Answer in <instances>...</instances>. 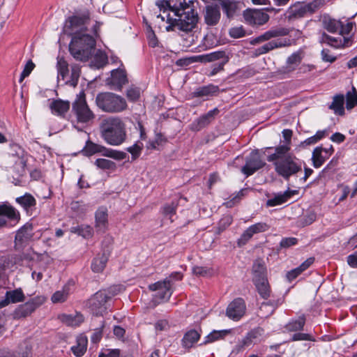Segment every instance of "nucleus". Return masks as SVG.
Returning <instances> with one entry per match:
<instances>
[{
  "label": "nucleus",
  "instance_id": "e2e57ef3",
  "mask_svg": "<svg viewBox=\"0 0 357 357\" xmlns=\"http://www.w3.org/2000/svg\"><path fill=\"white\" fill-rule=\"evenodd\" d=\"M23 258H26L25 255H23V256H18L15 255H9L7 257L8 261L6 262L5 260L4 265L8 267L10 266V264L13 266L14 264H19Z\"/></svg>",
  "mask_w": 357,
  "mask_h": 357
},
{
  "label": "nucleus",
  "instance_id": "a878e982",
  "mask_svg": "<svg viewBox=\"0 0 357 357\" xmlns=\"http://www.w3.org/2000/svg\"><path fill=\"white\" fill-rule=\"evenodd\" d=\"M70 102L61 99L54 100L50 105V109L52 113L59 116H63L70 109Z\"/></svg>",
  "mask_w": 357,
  "mask_h": 357
},
{
  "label": "nucleus",
  "instance_id": "cd10ccee",
  "mask_svg": "<svg viewBox=\"0 0 357 357\" xmlns=\"http://www.w3.org/2000/svg\"><path fill=\"white\" fill-rule=\"evenodd\" d=\"M60 321L68 326L76 327L79 326L84 321V317L82 314H61L59 317Z\"/></svg>",
  "mask_w": 357,
  "mask_h": 357
},
{
  "label": "nucleus",
  "instance_id": "f3484780",
  "mask_svg": "<svg viewBox=\"0 0 357 357\" xmlns=\"http://www.w3.org/2000/svg\"><path fill=\"white\" fill-rule=\"evenodd\" d=\"M183 278V275L180 272L172 273L168 278H165L163 281H158L154 284H151V288L153 289H164L165 293L162 295V298H167L171 296L172 291L171 287L173 281L181 280Z\"/></svg>",
  "mask_w": 357,
  "mask_h": 357
},
{
  "label": "nucleus",
  "instance_id": "f257e3e1",
  "mask_svg": "<svg viewBox=\"0 0 357 357\" xmlns=\"http://www.w3.org/2000/svg\"><path fill=\"white\" fill-rule=\"evenodd\" d=\"M289 33L290 30L288 28L277 27L269 29L260 36L253 38L250 41V44L253 45L268 41L255 49L252 52L253 56L257 57L267 54L275 49L290 46L291 43L289 39L278 38L279 37L287 36Z\"/></svg>",
  "mask_w": 357,
  "mask_h": 357
},
{
  "label": "nucleus",
  "instance_id": "c9c22d12",
  "mask_svg": "<svg viewBox=\"0 0 357 357\" xmlns=\"http://www.w3.org/2000/svg\"><path fill=\"white\" fill-rule=\"evenodd\" d=\"M278 305V303L275 301L263 302L259 307V315L262 318L268 317L273 313Z\"/></svg>",
  "mask_w": 357,
  "mask_h": 357
},
{
  "label": "nucleus",
  "instance_id": "20e7f679",
  "mask_svg": "<svg viewBox=\"0 0 357 357\" xmlns=\"http://www.w3.org/2000/svg\"><path fill=\"white\" fill-rule=\"evenodd\" d=\"M194 4H191L185 9L181 10V12L178 13V15H174L178 18H173L170 16L169 13H167L166 15H158V17H160L162 21L167 19V23L169 25L166 27L167 31H172L174 30L175 27L178 29L184 32H190L195 28L198 17L197 13L193 8Z\"/></svg>",
  "mask_w": 357,
  "mask_h": 357
},
{
  "label": "nucleus",
  "instance_id": "473e14b6",
  "mask_svg": "<svg viewBox=\"0 0 357 357\" xmlns=\"http://www.w3.org/2000/svg\"><path fill=\"white\" fill-rule=\"evenodd\" d=\"M70 287L71 284L68 282L63 287L62 289L54 292L51 298L52 303H58L66 301L70 294Z\"/></svg>",
  "mask_w": 357,
  "mask_h": 357
},
{
  "label": "nucleus",
  "instance_id": "423d86ee",
  "mask_svg": "<svg viewBox=\"0 0 357 357\" xmlns=\"http://www.w3.org/2000/svg\"><path fill=\"white\" fill-rule=\"evenodd\" d=\"M96 103L101 110L109 113H119L127 108V103L123 98L110 92L98 93L96 98Z\"/></svg>",
  "mask_w": 357,
  "mask_h": 357
},
{
  "label": "nucleus",
  "instance_id": "bb28decb",
  "mask_svg": "<svg viewBox=\"0 0 357 357\" xmlns=\"http://www.w3.org/2000/svg\"><path fill=\"white\" fill-rule=\"evenodd\" d=\"M289 20L298 19L304 17L307 13L305 3H297L290 6L287 10Z\"/></svg>",
  "mask_w": 357,
  "mask_h": 357
},
{
  "label": "nucleus",
  "instance_id": "6e6d98bb",
  "mask_svg": "<svg viewBox=\"0 0 357 357\" xmlns=\"http://www.w3.org/2000/svg\"><path fill=\"white\" fill-rule=\"evenodd\" d=\"M177 206V202L172 201L170 204H166L162 207V213L165 215H170L171 218L176 213Z\"/></svg>",
  "mask_w": 357,
  "mask_h": 357
},
{
  "label": "nucleus",
  "instance_id": "e433bc0d",
  "mask_svg": "<svg viewBox=\"0 0 357 357\" xmlns=\"http://www.w3.org/2000/svg\"><path fill=\"white\" fill-rule=\"evenodd\" d=\"M256 289L260 297L267 300L271 296V289L268 280L254 282Z\"/></svg>",
  "mask_w": 357,
  "mask_h": 357
},
{
  "label": "nucleus",
  "instance_id": "4468645a",
  "mask_svg": "<svg viewBox=\"0 0 357 357\" xmlns=\"http://www.w3.org/2000/svg\"><path fill=\"white\" fill-rule=\"evenodd\" d=\"M219 112L220 111L218 108H214L206 114L202 115L190 123L189 126L190 130L194 132H197L207 127L215 120V116L219 114Z\"/></svg>",
  "mask_w": 357,
  "mask_h": 357
},
{
  "label": "nucleus",
  "instance_id": "4be33fe9",
  "mask_svg": "<svg viewBox=\"0 0 357 357\" xmlns=\"http://www.w3.org/2000/svg\"><path fill=\"white\" fill-rule=\"evenodd\" d=\"M15 202L26 212L28 215H32L36 209V200L30 193H25L24 195L15 199Z\"/></svg>",
  "mask_w": 357,
  "mask_h": 357
},
{
  "label": "nucleus",
  "instance_id": "5fc2aeb1",
  "mask_svg": "<svg viewBox=\"0 0 357 357\" xmlns=\"http://www.w3.org/2000/svg\"><path fill=\"white\" fill-rule=\"evenodd\" d=\"M251 233L254 235L255 234L264 232L269 229L268 225L265 222H257L248 227Z\"/></svg>",
  "mask_w": 357,
  "mask_h": 357
},
{
  "label": "nucleus",
  "instance_id": "79ce46f5",
  "mask_svg": "<svg viewBox=\"0 0 357 357\" xmlns=\"http://www.w3.org/2000/svg\"><path fill=\"white\" fill-rule=\"evenodd\" d=\"M293 192L286 191L282 194L276 195L273 198L269 199L266 205L268 206H275L285 203L291 197Z\"/></svg>",
  "mask_w": 357,
  "mask_h": 357
},
{
  "label": "nucleus",
  "instance_id": "a19ab883",
  "mask_svg": "<svg viewBox=\"0 0 357 357\" xmlns=\"http://www.w3.org/2000/svg\"><path fill=\"white\" fill-rule=\"evenodd\" d=\"M344 96L337 95L333 98V102L330 105L329 108L333 109L335 114L342 116L344 114Z\"/></svg>",
  "mask_w": 357,
  "mask_h": 357
},
{
  "label": "nucleus",
  "instance_id": "0eeeda50",
  "mask_svg": "<svg viewBox=\"0 0 357 357\" xmlns=\"http://www.w3.org/2000/svg\"><path fill=\"white\" fill-rule=\"evenodd\" d=\"M72 114L79 123L88 124L93 121L95 114L89 108L86 100V94L84 91L77 95L72 103Z\"/></svg>",
  "mask_w": 357,
  "mask_h": 357
},
{
  "label": "nucleus",
  "instance_id": "052dcab7",
  "mask_svg": "<svg viewBox=\"0 0 357 357\" xmlns=\"http://www.w3.org/2000/svg\"><path fill=\"white\" fill-rule=\"evenodd\" d=\"M35 64L31 60H29L25 65L24 70H22L19 82L21 83L23 82L25 77H28L31 71L33 70Z\"/></svg>",
  "mask_w": 357,
  "mask_h": 357
},
{
  "label": "nucleus",
  "instance_id": "c756f323",
  "mask_svg": "<svg viewBox=\"0 0 357 357\" xmlns=\"http://www.w3.org/2000/svg\"><path fill=\"white\" fill-rule=\"evenodd\" d=\"M109 256V252H104L95 257L91 264L92 271L96 273L102 272L106 266Z\"/></svg>",
  "mask_w": 357,
  "mask_h": 357
},
{
  "label": "nucleus",
  "instance_id": "3c124183",
  "mask_svg": "<svg viewBox=\"0 0 357 357\" xmlns=\"http://www.w3.org/2000/svg\"><path fill=\"white\" fill-rule=\"evenodd\" d=\"M80 67L75 64L71 66V75H70V79L68 82H66V83H69L70 85L73 86H76L78 82L79 77L80 76Z\"/></svg>",
  "mask_w": 357,
  "mask_h": 357
},
{
  "label": "nucleus",
  "instance_id": "ea45409f",
  "mask_svg": "<svg viewBox=\"0 0 357 357\" xmlns=\"http://www.w3.org/2000/svg\"><path fill=\"white\" fill-rule=\"evenodd\" d=\"M70 231L71 233L77 234L84 238L92 237L93 229L89 225H77L70 227Z\"/></svg>",
  "mask_w": 357,
  "mask_h": 357
},
{
  "label": "nucleus",
  "instance_id": "393cba45",
  "mask_svg": "<svg viewBox=\"0 0 357 357\" xmlns=\"http://www.w3.org/2000/svg\"><path fill=\"white\" fill-rule=\"evenodd\" d=\"M202 330L190 329L183 335L182 339V345L186 349H190L199 340Z\"/></svg>",
  "mask_w": 357,
  "mask_h": 357
},
{
  "label": "nucleus",
  "instance_id": "4c0bfd02",
  "mask_svg": "<svg viewBox=\"0 0 357 357\" xmlns=\"http://www.w3.org/2000/svg\"><path fill=\"white\" fill-rule=\"evenodd\" d=\"M87 343L86 337L79 335L77 337V344L72 347L71 350L77 357L82 356L86 351Z\"/></svg>",
  "mask_w": 357,
  "mask_h": 357
},
{
  "label": "nucleus",
  "instance_id": "c85d7f7f",
  "mask_svg": "<svg viewBox=\"0 0 357 357\" xmlns=\"http://www.w3.org/2000/svg\"><path fill=\"white\" fill-rule=\"evenodd\" d=\"M25 299V296L21 288L14 290L7 291L5 294L4 303L6 305L10 303H16L22 302Z\"/></svg>",
  "mask_w": 357,
  "mask_h": 357
},
{
  "label": "nucleus",
  "instance_id": "7c9ffc66",
  "mask_svg": "<svg viewBox=\"0 0 357 357\" xmlns=\"http://www.w3.org/2000/svg\"><path fill=\"white\" fill-rule=\"evenodd\" d=\"M314 261V257H310L303 262L298 267L287 272V279L291 282L293 280L296 278L302 272L308 268Z\"/></svg>",
  "mask_w": 357,
  "mask_h": 357
},
{
  "label": "nucleus",
  "instance_id": "6ab92c4d",
  "mask_svg": "<svg viewBox=\"0 0 357 357\" xmlns=\"http://www.w3.org/2000/svg\"><path fill=\"white\" fill-rule=\"evenodd\" d=\"M245 305L244 301L238 298L234 300L227 307L226 314L234 320H238L245 313Z\"/></svg>",
  "mask_w": 357,
  "mask_h": 357
},
{
  "label": "nucleus",
  "instance_id": "338daca9",
  "mask_svg": "<svg viewBox=\"0 0 357 357\" xmlns=\"http://www.w3.org/2000/svg\"><path fill=\"white\" fill-rule=\"evenodd\" d=\"M126 95L129 100L135 101L139 98V89L137 88H130L128 89Z\"/></svg>",
  "mask_w": 357,
  "mask_h": 357
},
{
  "label": "nucleus",
  "instance_id": "aec40b11",
  "mask_svg": "<svg viewBox=\"0 0 357 357\" xmlns=\"http://www.w3.org/2000/svg\"><path fill=\"white\" fill-rule=\"evenodd\" d=\"M242 3L236 0H220V7L222 9L226 17L231 20L241 10Z\"/></svg>",
  "mask_w": 357,
  "mask_h": 357
},
{
  "label": "nucleus",
  "instance_id": "b1692460",
  "mask_svg": "<svg viewBox=\"0 0 357 357\" xmlns=\"http://www.w3.org/2000/svg\"><path fill=\"white\" fill-rule=\"evenodd\" d=\"M107 209L105 207H100L95 214V227L98 231L105 232L107 226Z\"/></svg>",
  "mask_w": 357,
  "mask_h": 357
},
{
  "label": "nucleus",
  "instance_id": "37998d69",
  "mask_svg": "<svg viewBox=\"0 0 357 357\" xmlns=\"http://www.w3.org/2000/svg\"><path fill=\"white\" fill-rule=\"evenodd\" d=\"M230 333L229 330L213 331L207 336L205 337L204 341L202 344H207L217 340L223 339Z\"/></svg>",
  "mask_w": 357,
  "mask_h": 357
},
{
  "label": "nucleus",
  "instance_id": "1a4fd4ad",
  "mask_svg": "<svg viewBox=\"0 0 357 357\" xmlns=\"http://www.w3.org/2000/svg\"><path fill=\"white\" fill-rule=\"evenodd\" d=\"M112 295L105 290L96 292L89 300V307L96 316L102 315L107 310V302Z\"/></svg>",
  "mask_w": 357,
  "mask_h": 357
},
{
  "label": "nucleus",
  "instance_id": "4d7b16f0",
  "mask_svg": "<svg viewBox=\"0 0 357 357\" xmlns=\"http://www.w3.org/2000/svg\"><path fill=\"white\" fill-rule=\"evenodd\" d=\"M105 156L110 157L116 160H123L126 158L127 154L123 151H114L107 148Z\"/></svg>",
  "mask_w": 357,
  "mask_h": 357
},
{
  "label": "nucleus",
  "instance_id": "dca6fc26",
  "mask_svg": "<svg viewBox=\"0 0 357 357\" xmlns=\"http://www.w3.org/2000/svg\"><path fill=\"white\" fill-rule=\"evenodd\" d=\"M245 20L250 25L261 26L269 20V15L264 10H247L243 13Z\"/></svg>",
  "mask_w": 357,
  "mask_h": 357
},
{
  "label": "nucleus",
  "instance_id": "49530a36",
  "mask_svg": "<svg viewBox=\"0 0 357 357\" xmlns=\"http://www.w3.org/2000/svg\"><path fill=\"white\" fill-rule=\"evenodd\" d=\"M324 28L331 33L340 31L341 22L331 18H324L323 20Z\"/></svg>",
  "mask_w": 357,
  "mask_h": 357
},
{
  "label": "nucleus",
  "instance_id": "f03ea898",
  "mask_svg": "<svg viewBox=\"0 0 357 357\" xmlns=\"http://www.w3.org/2000/svg\"><path fill=\"white\" fill-rule=\"evenodd\" d=\"M290 146L283 144L275 148V153L268 156L267 160L273 162L275 170L285 180L301 171V164L297 162L296 157L289 153Z\"/></svg>",
  "mask_w": 357,
  "mask_h": 357
},
{
  "label": "nucleus",
  "instance_id": "680f3d73",
  "mask_svg": "<svg viewBox=\"0 0 357 357\" xmlns=\"http://www.w3.org/2000/svg\"><path fill=\"white\" fill-rule=\"evenodd\" d=\"M253 236V234L251 233L250 229L248 228L238 238L237 243L238 246H242L245 245L248 241Z\"/></svg>",
  "mask_w": 357,
  "mask_h": 357
},
{
  "label": "nucleus",
  "instance_id": "7ed1b4c3",
  "mask_svg": "<svg viewBox=\"0 0 357 357\" xmlns=\"http://www.w3.org/2000/svg\"><path fill=\"white\" fill-rule=\"evenodd\" d=\"M100 137L109 145L119 146L126 139V128L123 121L118 116L103 118L99 124Z\"/></svg>",
  "mask_w": 357,
  "mask_h": 357
},
{
  "label": "nucleus",
  "instance_id": "2f4dec72",
  "mask_svg": "<svg viewBox=\"0 0 357 357\" xmlns=\"http://www.w3.org/2000/svg\"><path fill=\"white\" fill-rule=\"evenodd\" d=\"M218 90L219 88L218 86L209 84L196 89L192 93V95L193 97L196 98L209 97L214 96L218 93Z\"/></svg>",
  "mask_w": 357,
  "mask_h": 357
},
{
  "label": "nucleus",
  "instance_id": "58836bf2",
  "mask_svg": "<svg viewBox=\"0 0 357 357\" xmlns=\"http://www.w3.org/2000/svg\"><path fill=\"white\" fill-rule=\"evenodd\" d=\"M106 151L107 148L104 146L89 141L87 142L83 152L86 155H92L97 153H101L103 155H105Z\"/></svg>",
  "mask_w": 357,
  "mask_h": 357
},
{
  "label": "nucleus",
  "instance_id": "c03bdc74",
  "mask_svg": "<svg viewBox=\"0 0 357 357\" xmlns=\"http://www.w3.org/2000/svg\"><path fill=\"white\" fill-rule=\"evenodd\" d=\"M15 164L13 167L14 172L17 176H22L26 173V161L24 157L15 158Z\"/></svg>",
  "mask_w": 357,
  "mask_h": 357
},
{
  "label": "nucleus",
  "instance_id": "09e8293b",
  "mask_svg": "<svg viewBox=\"0 0 357 357\" xmlns=\"http://www.w3.org/2000/svg\"><path fill=\"white\" fill-rule=\"evenodd\" d=\"M357 106V91L354 86H352L351 91L346 94V108L348 110Z\"/></svg>",
  "mask_w": 357,
  "mask_h": 357
},
{
  "label": "nucleus",
  "instance_id": "8fccbe9b",
  "mask_svg": "<svg viewBox=\"0 0 357 357\" xmlns=\"http://www.w3.org/2000/svg\"><path fill=\"white\" fill-rule=\"evenodd\" d=\"M305 323V318L303 315L299 317L298 319L293 320L292 321L289 322L287 325V328L291 331H301L303 328Z\"/></svg>",
  "mask_w": 357,
  "mask_h": 357
},
{
  "label": "nucleus",
  "instance_id": "39448f33",
  "mask_svg": "<svg viewBox=\"0 0 357 357\" xmlns=\"http://www.w3.org/2000/svg\"><path fill=\"white\" fill-rule=\"evenodd\" d=\"M96 40L89 34L75 35L69 44L70 54L77 61H88L95 50Z\"/></svg>",
  "mask_w": 357,
  "mask_h": 357
},
{
  "label": "nucleus",
  "instance_id": "864d4df0",
  "mask_svg": "<svg viewBox=\"0 0 357 357\" xmlns=\"http://www.w3.org/2000/svg\"><path fill=\"white\" fill-rule=\"evenodd\" d=\"M302 59H303V56H302L301 52H296L293 53L291 56H289L287 58V63L289 66H293L294 67L292 68V70H294L295 66H297L301 63Z\"/></svg>",
  "mask_w": 357,
  "mask_h": 357
},
{
  "label": "nucleus",
  "instance_id": "bf43d9fd",
  "mask_svg": "<svg viewBox=\"0 0 357 357\" xmlns=\"http://www.w3.org/2000/svg\"><path fill=\"white\" fill-rule=\"evenodd\" d=\"M323 5V0H314L310 3H305V8L307 9V13H314L319 8H320Z\"/></svg>",
  "mask_w": 357,
  "mask_h": 357
},
{
  "label": "nucleus",
  "instance_id": "a18cd8bd",
  "mask_svg": "<svg viewBox=\"0 0 357 357\" xmlns=\"http://www.w3.org/2000/svg\"><path fill=\"white\" fill-rule=\"evenodd\" d=\"M321 43H326L333 47L339 48L342 46V41L340 38H335L323 33L319 39Z\"/></svg>",
  "mask_w": 357,
  "mask_h": 357
},
{
  "label": "nucleus",
  "instance_id": "f704fd0d",
  "mask_svg": "<svg viewBox=\"0 0 357 357\" xmlns=\"http://www.w3.org/2000/svg\"><path fill=\"white\" fill-rule=\"evenodd\" d=\"M328 158V155L323 153L322 146H317L313 150L312 160L315 168L320 167Z\"/></svg>",
  "mask_w": 357,
  "mask_h": 357
},
{
  "label": "nucleus",
  "instance_id": "2eb2a0df",
  "mask_svg": "<svg viewBox=\"0 0 357 357\" xmlns=\"http://www.w3.org/2000/svg\"><path fill=\"white\" fill-rule=\"evenodd\" d=\"M204 23L211 27L215 26L221 19L220 7L218 4L207 5L203 12Z\"/></svg>",
  "mask_w": 357,
  "mask_h": 357
},
{
  "label": "nucleus",
  "instance_id": "0e129e2a",
  "mask_svg": "<svg viewBox=\"0 0 357 357\" xmlns=\"http://www.w3.org/2000/svg\"><path fill=\"white\" fill-rule=\"evenodd\" d=\"M229 36L234 38H239L245 35V31L243 27H233L229 30Z\"/></svg>",
  "mask_w": 357,
  "mask_h": 357
},
{
  "label": "nucleus",
  "instance_id": "f8f14e48",
  "mask_svg": "<svg viewBox=\"0 0 357 357\" xmlns=\"http://www.w3.org/2000/svg\"><path fill=\"white\" fill-rule=\"evenodd\" d=\"M33 227L30 222H26L16 233L15 238V248L22 250L33 236Z\"/></svg>",
  "mask_w": 357,
  "mask_h": 357
},
{
  "label": "nucleus",
  "instance_id": "9b49d317",
  "mask_svg": "<svg viewBox=\"0 0 357 357\" xmlns=\"http://www.w3.org/2000/svg\"><path fill=\"white\" fill-rule=\"evenodd\" d=\"M194 4L193 1L189 0H162L156 2V5L160 10L165 14L168 10L172 11L174 15H178L181 10L185 9L187 6Z\"/></svg>",
  "mask_w": 357,
  "mask_h": 357
},
{
  "label": "nucleus",
  "instance_id": "603ef678",
  "mask_svg": "<svg viewBox=\"0 0 357 357\" xmlns=\"http://www.w3.org/2000/svg\"><path fill=\"white\" fill-rule=\"evenodd\" d=\"M95 165L101 169H114L116 168V164L109 160L105 158H98L95 161Z\"/></svg>",
  "mask_w": 357,
  "mask_h": 357
},
{
  "label": "nucleus",
  "instance_id": "ddd939ff",
  "mask_svg": "<svg viewBox=\"0 0 357 357\" xmlns=\"http://www.w3.org/2000/svg\"><path fill=\"white\" fill-rule=\"evenodd\" d=\"M264 165L265 162L261 160L258 152L253 151L250 153L249 156L246 158L245 165L241 168V172L246 175V176H249Z\"/></svg>",
  "mask_w": 357,
  "mask_h": 357
},
{
  "label": "nucleus",
  "instance_id": "412c9836",
  "mask_svg": "<svg viewBox=\"0 0 357 357\" xmlns=\"http://www.w3.org/2000/svg\"><path fill=\"white\" fill-rule=\"evenodd\" d=\"M252 275L253 283L268 280L266 265L262 259L259 258L254 261Z\"/></svg>",
  "mask_w": 357,
  "mask_h": 357
},
{
  "label": "nucleus",
  "instance_id": "72a5a7b5",
  "mask_svg": "<svg viewBox=\"0 0 357 357\" xmlns=\"http://www.w3.org/2000/svg\"><path fill=\"white\" fill-rule=\"evenodd\" d=\"M229 56L224 51L213 52L206 54H202L197 56V61L200 62H213L218 60L222 61Z\"/></svg>",
  "mask_w": 357,
  "mask_h": 357
},
{
  "label": "nucleus",
  "instance_id": "69168bd1",
  "mask_svg": "<svg viewBox=\"0 0 357 357\" xmlns=\"http://www.w3.org/2000/svg\"><path fill=\"white\" fill-rule=\"evenodd\" d=\"M298 240L294 237L284 238L281 240L280 245L281 248H287L297 244Z\"/></svg>",
  "mask_w": 357,
  "mask_h": 357
},
{
  "label": "nucleus",
  "instance_id": "de8ad7c7",
  "mask_svg": "<svg viewBox=\"0 0 357 357\" xmlns=\"http://www.w3.org/2000/svg\"><path fill=\"white\" fill-rule=\"evenodd\" d=\"M56 68L58 71V77L65 79L69 73L68 63L63 58H58Z\"/></svg>",
  "mask_w": 357,
  "mask_h": 357
},
{
  "label": "nucleus",
  "instance_id": "6e6552de",
  "mask_svg": "<svg viewBox=\"0 0 357 357\" xmlns=\"http://www.w3.org/2000/svg\"><path fill=\"white\" fill-rule=\"evenodd\" d=\"M90 21V16L88 12L82 14H77L69 17L64 24L63 31L66 33L70 36L85 34L84 31Z\"/></svg>",
  "mask_w": 357,
  "mask_h": 357
},
{
  "label": "nucleus",
  "instance_id": "13d9d810",
  "mask_svg": "<svg viewBox=\"0 0 357 357\" xmlns=\"http://www.w3.org/2000/svg\"><path fill=\"white\" fill-rule=\"evenodd\" d=\"M229 60V57L225 58V59L221 61L220 63H215L214 65H213L212 70L210 72L208 75L212 77V76L215 75L219 72L222 71L224 70L225 65L227 63H228Z\"/></svg>",
  "mask_w": 357,
  "mask_h": 357
},
{
  "label": "nucleus",
  "instance_id": "9d476101",
  "mask_svg": "<svg viewBox=\"0 0 357 357\" xmlns=\"http://www.w3.org/2000/svg\"><path fill=\"white\" fill-rule=\"evenodd\" d=\"M45 301L43 296H36L25 303L19 305L13 312L14 319H22L29 316Z\"/></svg>",
  "mask_w": 357,
  "mask_h": 357
},
{
  "label": "nucleus",
  "instance_id": "774afa93",
  "mask_svg": "<svg viewBox=\"0 0 357 357\" xmlns=\"http://www.w3.org/2000/svg\"><path fill=\"white\" fill-rule=\"evenodd\" d=\"M232 217L229 215H225L219 222V229L221 230L225 229L232 222Z\"/></svg>",
  "mask_w": 357,
  "mask_h": 357
},
{
  "label": "nucleus",
  "instance_id": "a211bd4d",
  "mask_svg": "<svg viewBox=\"0 0 357 357\" xmlns=\"http://www.w3.org/2000/svg\"><path fill=\"white\" fill-rule=\"evenodd\" d=\"M8 219L18 222L20 220V212L11 205L0 204V227L6 225Z\"/></svg>",
  "mask_w": 357,
  "mask_h": 357
},
{
  "label": "nucleus",
  "instance_id": "5701e85b",
  "mask_svg": "<svg viewBox=\"0 0 357 357\" xmlns=\"http://www.w3.org/2000/svg\"><path fill=\"white\" fill-rule=\"evenodd\" d=\"M128 82L126 73L123 69H116L112 71L111 77L107 79L108 84L113 86V89L121 90L123 85Z\"/></svg>",
  "mask_w": 357,
  "mask_h": 357
}]
</instances>
